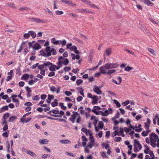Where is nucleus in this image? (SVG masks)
Masks as SVG:
<instances>
[{
    "mask_svg": "<svg viewBox=\"0 0 159 159\" xmlns=\"http://www.w3.org/2000/svg\"><path fill=\"white\" fill-rule=\"evenodd\" d=\"M89 139L90 141L87 146H88L89 148H91L95 145V140L93 136L90 137Z\"/></svg>",
    "mask_w": 159,
    "mask_h": 159,
    "instance_id": "nucleus-8",
    "label": "nucleus"
},
{
    "mask_svg": "<svg viewBox=\"0 0 159 159\" xmlns=\"http://www.w3.org/2000/svg\"><path fill=\"white\" fill-rule=\"evenodd\" d=\"M87 97L88 98L92 99V104L93 105L96 104L98 103V96L95 95H93L91 93H89L87 94Z\"/></svg>",
    "mask_w": 159,
    "mask_h": 159,
    "instance_id": "nucleus-6",
    "label": "nucleus"
},
{
    "mask_svg": "<svg viewBox=\"0 0 159 159\" xmlns=\"http://www.w3.org/2000/svg\"><path fill=\"white\" fill-rule=\"evenodd\" d=\"M30 113L31 112H28L26 113L23 116V118H21L20 119V122L23 123H25L26 120L24 118L26 116H27L29 114H30Z\"/></svg>",
    "mask_w": 159,
    "mask_h": 159,
    "instance_id": "nucleus-33",
    "label": "nucleus"
},
{
    "mask_svg": "<svg viewBox=\"0 0 159 159\" xmlns=\"http://www.w3.org/2000/svg\"><path fill=\"white\" fill-rule=\"evenodd\" d=\"M122 139V138L120 137H116L114 139V140L117 142H120Z\"/></svg>",
    "mask_w": 159,
    "mask_h": 159,
    "instance_id": "nucleus-42",
    "label": "nucleus"
},
{
    "mask_svg": "<svg viewBox=\"0 0 159 159\" xmlns=\"http://www.w3.org/2000/svg\"><path fill=\"white\" fill-rule=\"evenodd\" d=\"M51 115L55 116V117H62V116H63V118L64 119H67V117L65 115L64 112V111H61L60 112V113L58 115H53L52 114H51Z\"/></svg>",
    "mask_w": 159,
    "mask_h": 159,
    "instance_id": "nucleus-19",
    "label": "nucleus"
},
{
    "mask_svg": "<svg viewBox=\"0 0 159 159\" xmlns=\"http://www.w3.org/2000/svg\"><path fill=\"white\" fill-rule=\"evenodd\" d=\"M70 51H73L75 53L78 54L79 53V51L77 50V47L75 45L72 46L70 50Z\"/></svg>",
    "mask_w": 159,
    "mask_h": 159,
    "instance_id": "nucleus-24",
    "label": "nucleus"
},
{
    "mask_svg": "<svg viewBox=\"0 0 159 159\" xmlns=\"http://www.w3.org/2000/svg\"><path fill=\"white\" fill-rule=\"evenodd\" d=\"M109 69L116 68L119 66V65L117 63H107Z\"/></svg>",
    "mask_w": 159,
    "mask_h": 159,
    "instance_id": "nucleus-11",
    "label": "nucleus"
},
{
    "mask_svg": "<svg viewBox=\"0 0 159 159\" xmlns=\"http://www.w3.org/2000/svg\"><path fill=\"white\" fill-rule=\"evenodd\" d=\"M72 46V44L71 43H68L67 44L66 48L67 49H69L70 50Z\"/></svg>",
    "mask_w": 159,
    "mask_h": 159,
    "instance_id": "nucleus-60",
    "label": "nucleus"
},
{
    "mask_svg": "<svg viewBox=\"0 0 159 159\" xmlns=\"http://www.w3.org/2000/svg\"><path fill=\"white\" fill-rule=\"evenodd\" d=\"M58 62L57 63V65L64 64L65 66L67 65L69 62V60L67 58H63L62 56H60L58 57Z\"/></svg>",
    "mask_w": 159,
    "mask_h": 159,
    "instance_id": "nucleus-5",
    "label": "nucleus"
},
{
    "mask_svg": "<svg viewBox=\"0 0 159 159\" xmlns=\"http://www.w3.org/2000/svg\"><path fill=\"white\" fill-rule=\"evenodd\" d=\"M65 93V94L68 96H70L72 94V93L71 92L69 91H66Z\"/></svg>",
    "mask_w": 159,
    "mask_h": 159,
    "instance_id": "nucleus-58",
    "label": "nucleus"
},
{
    "mask_svg": "<svg viewBox=\"0 0 159 159\" xmlns=\"http://www.w3.org/2000/svg\"><path fill=\"white\" fill-rule=\"evenodd\" d=\"M60 142L62 144H67L71 143V141L68 139L61 140H60Z\"/></svg>",
    "mask_w": 159,
    "mask_h": 159,
    "instance_id": "nucleus-32",
    "label": "nucleus"
},
{
    "mask_svg": "<svg viewBox=\"0 0 159 159\" xmlns=\"http://www.w3.org/2000/svg\"><path fill=\"white\" fill-rule=\"evenodd\" d=\"M130 102L129 100H127L125 102H122V105L124 106H125L127 105Z\"/></svg>",
    "mask_w": 159,
    "mask_h": 159,
    "instance_id": "nucleus-53",
    "label": "nucleus"
},
{
    "mask_svg": "<svg viewBox=\"0 0 159 159\" xmlns=\"http://www.w3.org/2000/svg\"><path fill=\"white\" fill-rule=\"evenodd\" d=\"M26 153L33 157H35L36 156L34 152L30 151H27L26 152Z\"/></svg>",
    "mask_w": 159,
    "mask_h": 159,
    "instance_id": "nucleus-36",
    "label": "nucleus"
},
{
    "mask_svg": "<svg viewBox=\"0 0 159 159\" xmlns=\"http://www.w3.org/2000/svg\"><path fill=\"white\" fill-rule=\"evenodd\" d=\"M50 90L52 92H55V91L56 92V93L57 94H58L59 93L60 91V88L58 86L57 89L54 86H52L50 87Z\"/></svg>",
    "mask_w": 159,
    "mask_h": 159,
    "instance_id": "nucleus-9",
    "label": "nucleus"
},
{
    "mask_svg": "<svg viewBox=\"0 0 159 159\" xmlns=\"http://www.w3.org/2000/svg\"><path fill=\"white\" fill-rule=\"evenodd\" d=\"M151 121L149 118L147 119V122L144 123V128L146 130H148L149 129Z\"/></svg>",
    "mask_w": 159,
    "mask_h": 159,
    "instance_id": "nucleus-16",
    "label": "nucleus"
},
{
    "mask_svg": "<svg viewBox=\"0 0 159 159\" xmlns=\"http://www.w3.org/2000/svg\"><path fill=\"white\" fill-rule=\"evenodd\" d=\"M98 127L101 129H102L104 126V124L102 121H99L98 123Z\"/></svg>",
    "mask_w": 159,
    "mask_h": 159,
    "instance_id": "nucleus-41",
    "label": "nucleus"
},
{
    "mask_svg": "<svg viewBox=\"0 0 159 159\" xmlns=\"http://www.w3.org/2000/svg\"><path fill=\"white\" fill-rule=\"evenodd\" d=\"M48 62H49L51 63L49 65H51V66L49 68V70H50L51 71H55L56 70L55 68L56 67V65L53 64L52 63L48 61Z\"/></svg>",
    "mask_w": 159,
    "mask_h": 159,
    "instance_id": "nucleus-22",
    "label": "nucleus"
},
{
    "mask_svg": "<svg viewBox=\"0 0 159 159\" xmlns=\"http://www.w3.org/2000/svg\"><path fill=\"white\" fill-rule=\"evenodd\" d=\"M144 2L148 6H152L154 5V4L149 0H145L144 1Z\"/></svg>",
    "mask_w": 159,
    "mask_h": 159,
    "instance_id": "nucleus-34",
    "label": "nucleus"
},
{
    "mask_svg": "<svg viewBox=\"0 0 159 159\" xmlns=\"http://www.w3.org/2000/svg\"><path fill=\"white\" fill-rule=\"evenodd\" d=\"M54 43H55V45H57L61 44L62 47H63L66 45V41L65 39H64L62 41L57 40Z\"/></svg>",
    "mask_w": 159,
    "mask_h": 159,
    "instance_id": "nucleus-10",
    "label": "nucleus"
},
{
    "mask_svg": "<svg viewBox=\"0 0 159 159\" xmlns=\"http://www.w3.org/2000/svg\"><path fill=\"white\" fill-rule=\"evenodd\" d=\"M105 148L107 150V153L108 154L110 155L111 152V148L109 144H107L105 146Z\"/></svg>",
    "mask_w": 159,
    "mask_h": 159,
    "instance_id": "nucleus-23",
    "label": "nucleus"
},
{
    "mask_svg": "<svg viewBox=\"0 0 159 159\" xmlns=\"http://www.w3.org/2000/svg\"><path fill=\"white\" fill-rule=\"evenodd\" d=\"M99 69L100 73L103 74H107L108 71L107 70L109 69L107 63L105 64V65L100 67Z\"/></svg>",
    "mask_w": 159,
    "mask_h": 159,
    "instance_id": "nucleus-7",
    "label": "nucleus"
},
{
    "mask_svg": "<svg viewBox=\"0 0 159 159\" xmlns=\"http://www.w3.org/2000/svg\"><path fill=\"white\" fill-rule=\"evenodd\" d=\"M49 45V42L48 41H46L44 45L46 47L45 48V51L47 53V56H51L52 52V55H56L57 53L56 50L54 48L51 49V47Z\"/></svg>",
    "mask_w": 159,
    "mask_h": 159,
    "instance_id": "nucleus-2",
    "label": "nucleus"
},
{
    "mask_svg": "<svg viewBox=\"0 0 159 159\" xmlns=\"http://www.w3.org/2000/svg\"><path fill=\"white\" fill-rule=\"evenodd\" d=\"M6 6L10 7H12L14 9H16L17 7L15 6V5L13 3H7L6 4Z\"/></svg>",
    "mask_w": 159,
    "mask_h": 159,
    "instance_id": "nucleus-21",
    "label": "nucleus"
},
{
    "mask_svg": "<svg viewBox=\"0 0 159 159\" xmlns=\"http://www.w3.org/2000/svg\"><path fill=\"white\" fill-rule=\"evenodd\" d=\"M149 154L150 155L151 157V159H154V157H155V156H154V155L153 153V152L152 151H150L149 152Z\"/></svg>",
    "mask_w": 159,
    "mask_h": 159,
    "instance_id": "nucleus-48",
    "label": "nucleus"
},
{
    "mask_svg": "<svg viewBox=\"0 0 159 159\" xmlns=\"http://www.w3.org/2000/svg\"><path fill=\"white\" fill-rule=\"evenodd\" d=\"M8 129V126L7 124H6L3 128V131H5Z\"/></svg>",
    "mask_w": 159,
    "mask_h": 159,
    "instance_id": "nucleus-64",
    "label": "nucleus"
},
{
    "mask_svg": "<svg viewBox=\"0 0 159 159\" xmlns=\"http://www.w3.org/2000/svg\"><path fill=\"white\" fill-rule=\"evenodd\" d=\"M39 97L38 95H36L32 97V99L33 100L38 101L39 100Z\"/></svg>",
    "mask_w": 159,
    "mask_h": 159,
    "instance_id": "nucleus-51",
    "label": "nucleus"
},
{
    "mask_svg": "<svg viewBox=\"0 0 159 159\" xmlns=\"http://www.w3.org/2000/svg\"><path fill=\"white\" fill-rule=\"evenodd\" d=\"M77 11L81 13L84 12L87 13H92V11L85 9H78Z\"/></svg>",
    "mask_w": 159,
    "mask_h": 159,
    "instance_id": "nucleus-18",
    "label": "nucleus"
},
{
    "mask_svg": "<svg viewBox=\"0 0 159 159\" xmlns=\"http://www.w3.org/2000/svg\"><path fill=\"white\" fill-rule=\"evenodd\" d=\"M50 156V154H44L42 156V157L43 159H45L47 157H49Z\"/></svg>",
    "mask_w": 159,
    "mask_h": 159,
    "instance_id": "nucleus-54",
    "label": "nucleus"
},
{
    "mask_svg": "<svg viewBox=\"0 0 159 159\" xmlns=\"http://www.w3.org/2000/svg\"><path fill=\"white\" fill-rule=\"evenodd\" d=\"M55 75V73L54 72L51 71L49 73L48 76L49 77H52V76H54Z\"/></svg>",
    "mask_w": 159,
    "mask_h": 159,
    "instance_id": "nucleus-59",
    "label": "nucleus"
},
{
    "mask_svg": "<svg viewBox=\"0 0 159 159\" xmlns=\"http://www.w3.org/2000/svg\"><path fill=\"white\" fill-rule=\"evenodd\" d=\"M144 147L145 148V149L144 150V152L145 154H148L149 153V148L148 146L147 145H144Z\"/></svg>",
    "mask_w": 159,
    "mask_h": 159,
    "instance_id": "nucleus-38",
    "label": "nucleus"
},
{
    "mask_svg": "<svg viewBox=\"0 0 159 159\" xmlns=\"http://www.w3.org/2000/svg\"><path fill=\"white\" fill-rule=\"evenodd\" d=\"M16 97L17 96L16 95H13L11 96V97L12 98L13 102L16 103V107H17L19 105V102L18 99L14 98Z\"/></svg>",
    "mask_w": 159,
    "mask_h": 159,
    "instance_id": "nucleus-15",
    "label": "nucleus"
},
{
    "mask_svg": "<svg viewBox=\"0 0 159 159\" xmlns=\"http://www.w3.org/2000/svg\"><path fill=\"white\" fill-rule=\"evenodd\" d=\"M123 130L124 131L127 133L129 132L131 130V129H130L129 128H127L126 127H125L124 128Z\"/></svg>",
    "mask_w": 159,
    "mask_h": 159,
    "instance_id": "nucleus-57",
    "label": "nucleus"
},
{
    "mask_svg": "<svg viewBox=\"0 0 159 159\" xmlns=\"http://www.w3.org/2000/svg\"><path fill=\"white\" fill-rule=\"evenodd\" d=\"M56 120H57L59 121L63 122L65 123L67 122V121L65 119H63L57 118L56 119Z\"/></svg>",
    "mask_w": 159,
    "mask_h": 159,
    "instance_id": "nucleus-55",
    "label": "nucleus"
},
{
    "mask_svg": "<svg viewBox=\"0 0 159 159\" xmlns=\"http://www.w3.org/2000/svg\"><path fill=\"white\" fill-rule=\"evenodd\" d=\"M58 105L57 100L56 99L54 100V101L51 103V105L52 107H55Z\"/></svg>",
    "mask_w": 159,
    "mask_h": 159,
    "instance_id": "nucleus-39",
    "label": "nucleus"
},
{
    "mask_svg": "<svg viewBox=\"0 0 159 159\" xmlns=\"http://www.w3.org/2000/svg\"><path fill=\"white\" fill-rule=\"evenodd\" d=\"M114 102L116 104V105L117 107H120V104L117 100H114Z\"/></svg>",
    "mask_w": 159,
    "mask_h": 159,
    "instance_id": "nucleus-45",
    "label": "nucleus"
},
{
    "mask_svg": "<svg viewBox=\"0 0 159 159\" xmlns=\"http://www.w3.org/2000/svg\"><path fill=\"white\" fill-rule=\"evenodd\" d=\"M72 100L69 98L66 97L65 98V102H71Z\"/></svg>",
    "mask_w": 159,
    "mask_h": 159,
    "instance_id": "nucleus-63",
    "label": "nucleus"
},
{
    "mask_svg": "<svg viewBox=\"0 0 159 159\" xmlns=\"http://www.w3.org/2000/svg\"><path fill=\"white\" fill-rule=\"evenodd\" d=\"M111 48H107L105 52V54L107 56L110 55L111 53Z\"/></svg>",
    "mask_w": 159,
    "mask_h": 159,
    "instance_id": "nucleus-29",
    "label": "nucleus"
},
{
    "mask_svg": "<svg viewBox=\"0 0 159 159\" xmlns=\"http://www.w3.org/2000/svg\"><path fill=\"white\" fill-rule=\"evenodd\" d=\"M71 69L70 67H65L64 68V71L65 72L68 71L70 70Z\"/></svg>",
    "mask_w": 159,
    "mask_h": 159,
    "instance_id": "nucleus-56",
    "label": "nucleus"
},
{
    "mask_svg": "<svg viewBox=\"0 0 159 159\" xmlns=\"http://www.w3.org/2000/svg\"><path fill=\"white\" fill-rule=\"evenodd\" d=\"M73 114L69 118V120L72 123H74L75 121V120L76 118H77L76 120V122L79 123L81 121V118L80 115L76 111H73L72 112Z\"/></svg>",
    "mask_w": 159,
    "mask_h": 159,
    "instance_id": "nucleus-3",
    "label": "nucleus"
},
{
    "mask_svg": "<svg viewBox=\"0 0 159 159\" xmlns=\"http://www.w3.org/2000/svg\"><path fill=\"white\" fill-rule=\"evenodd\" d=\"M133 69V68L129 66H128L125 68V71H129Z\"/></svg>",
    "mask_w": 159,
    "mask_h": 159,
    "instance_id": "nucleus-46",
    "label": "nucleus"
},
{
    "mask_svg": "<svg viewBox=\"0 0 159 159\" xmlns=\"http://www.w3.org/2000/svg\"><path fill=\"white\" fill-rule=\"evenodd\" d=\"M101 156L103 157L104 158L105 157H106L107 158L108 157V156L107 155L106 153V152H101L100 153Z\"/></svg>",
    "mask_w": 159,
    "mask_h": 159,
    "instance_id": "nucleus-43",
    "label": "nucleus"
},
{
    "mask_svg": "<svg viewBox=\"0 0 159 159\" xmlns=\"http://www.w3.org/2000/svg\"><path fill=\"white\" fill-rule=\"evenodd\" d=\"M39 143L41 144H47L48 143V141L47 139H43L39 141Z\"/></svg>",
    "mask_w": 159,
    "mask_h": 159,
    "instance_id": "nucleus-30",
    "label": "nucleus"
},
{
    "mask_svg": "<svg viewBox=\"0 0 159 159\" xmlns=\"http://www.w3.org/2000/svg\"><path fill=\"white\" fill-rule=\"evenodd\" d=\"M49 112L50 113V114H52L51 113H52L54 114V115H58L59 114L60 111L58 110H53L49 111Z\"/></svg>",
    "mask_w": 159,
    "mask_h": 159,
    "instance_id": "nucleus-25",
    "label": "nucleus"
},
{
    "mask_svg": "<svg viewBox=\"0 0 159 159\" xmlns=\"http://www.w3.org/2000/svg\"><path fill=\"white\" fill-rule=\"evenodd\" d=\"M134 145L135 147H137V146L139 148V150L141 149L142 148V145L139 143V141L136 139H135L134 140Z\"/></svg>",
    "mask_w": 159,
    "mask_h": 159,
    "instance_id": "nucleus-17",
    "label": "nucleus"
},
{
    "mask_svg": "<svg viewBox=\"0 0 159 159\" xmlns=\"http://www.w3.org/2000/svg\"><path fill=\"white\" fill-rule=\"evenodd\" d=\"M30 77V75L27 74H25L23 75L21 77V79L23 80H26Z\"/></svg>",
    "mask_w": 159,
    "mask_h": 159,
    "instance_id": "nucleus-28",
    "label": "nucleus"
},
{
    "mask_svg": "<svg viewBox=\"0 0 159 159\" xmlns=\"http://www.w3.org/2000/svg\"><path fill=\"white\" fill-rule=\"evenodd\" d=\"M26 43V42H22V45L20 46V49L17 51V52L20 53L21 52V51L22 50L23 46L24 45H25Z\"/></svg>",
    "mask_w": 159,
    "mask_h": 159,
    "instance_id": "nucleus-37",
    "label": "nucleus"
},
{
    "mask_svg": "<svg viewBox=\"0 0 159 159\" xmlns=\"http://www.w3.org/2000/svg\"><path fill=\"white\" fill-rule=\"evenodd\" d=\"M28 33H30V35H31L33 38H34L36 37V34L34 31H29Z\"/></svg>",
    "mask_w": 159,
    "mask_h": 159,
    "instance_id": "nucleus-35",
    "label": "nucleus"
},
{
    "mask_svg": "<svg viewBox=\"0 0 159 159\" xmlns=\"http://www.w3.org/2000/svg\"><path fill=\"white\" fill-rule=\"evenodd\" d=\"M23 36L25 39H28L30 37V33L28 32V33L24 34Z\"/></svg>",
    "mask_w": 159,
    "mask_h": 159,
    "instance_id": "nucleus-52",
    "label": "nucleus"
},
{
    "mask_svg": "<svg viewBox=\"0 0 159 159\" xmlns=\"http://www.w3.org/2000/svg\"><path fill=\"white\" fill-rule=\"evenodd\" d=\"M17 117L16 116H11L9 118L8 122H14L16 119Z\"/></svg>",
    "mask_w": 159,
    "mask_h": 159,
    "instance_id": "nucleus-26",
    "label": "nucleus"
},
{
    "mask_svg": "<svg viewBox=\"0 0 159 159\" xmlns=\"http://www.w3.org/2000/svg\"><path fill=\"white\" fill-rule=\"evenodd\" d=\"M41 48V46L39 43H37L34 44L32 47L33 49L36 50L40 49Z\"/></svg>",
    "mask_w": 159,
    "mask_h": 159,
    "instance_id": "nucleus-20",
    "label": "nucleus"
},
{
    "mask_svg": "<svg viewBox=\"0 0 159 159\" xmlns=\"http://www.w3.org/2000/svg\"><path fill=\"white\" fill-rule=\"evenodd\" d=\"M151 131L150 130H147L146 131H143L141 133V135L143 136H146L148 135V134Z\"/></svg>",
    "mask_w": 159,
    "mask_h": 159,
    "instance_id": "nucleus-31",
    "label": "nucleus"
},
{
    "mask_svg": "<svg viewBox=\"0 0 159 159\" xmlns=\"http://www.w3.org/2000/svg\"><path fill=\"white\" fill-rule=\"evenodd\" d=\"M83 82V81L81 79L77 80L76 82V83L77 85H80Z\"/></svg>",
    "mask_w": 159,
    "mask_h": 159,
    "instance_id": "nucleus-44",
    "label": "nucleus"
},
{
    "mask_svg": "<svg viewBox=\"0 0 159 159\" xmlns=\"http://www.w3.org/2000/svg\"><path fill=\"white\" fill-rule=\"evenodd\" d=\"M147 49L153 55L155 56L156 55V51H154L153 49L149 48H147Z\"/></svg>",
    "mask_w": 159,
    "mask_h": 159,
    "instance_id": "nucleus-27",
    "label": "nucleus"
},
{
    "mask_svg": "<svg viewBox=\"0 0 159 159\" xmlns=\"http://www.w3.org/2000/svg\"><path fill=\"white\" fill-rule=\"evenodd\" d=\"M93 90L96 93L99 95L101 94L102 93V91L100 89L98 86L96 85H95L93 86Z\"/></svg>",
    "mask_w": 159,
    "mask_h": 159,
    "instance_id": "nucleus-14",
    "label": "nucleus"
},
{
    "mask_svg": "<svg viewBox=\"0 0 159 159\" xmlns=\"http://www.w3.org/2000/svg\"><path fill=\"white\" fill-rule=\"evenodd\" d=\"M150 145L153 148L156 146L159 148V138L158 135L154 133H152L150 135Z\"/></svg>",
    "mask_w": 159,
    "mask_h": 159,
    "instance_id": "nucleus-1",
    "label": "nucleus"
},
{
    "mask_svg": "<svg viewBox=\"0 0 159 159\" xmlns=\"http://www.w3.org/2000/svg\"><path fill=\"white\" fill-rule=\"evenodd\" d=\"M82 2L85 3L86 4L90 5L91 3L89 1L87 0H80Z\"/></svg>",
    "mask_w": 159,
    "mask_h": 159,
    "instance_id": "nucleus-61",
    "label": "nucleus"
},
{
    "mask_svg": "<svg viewBox=\"0 0 159 159\" xmlns=\"http://www.w3.org/2000/svg\"><path fill=\"white\" fill-rule=\"evenodd\" d=\"M116 71V70L115 69L109 70L107 72V74L109 75L115 72Z\"/></svg>",
    "mask_w": 159,
    "mask_h": 159,
    "instance_id": "nucleus-40",
    "label": "nucleus"
},
{
    "mask_svg": "<svg viewBox=\"0 0 159 159\" xmlns=\"http://www.w3.org/2000/svg\"><path fill=\"white\" fill-rule=\"evenodd\" d=\"M9 116V114L8 113H7L5 114L3 116V119H7Z\"/></svg>",
    "mask_w": 159,
    "mask_h": 159,
    "instance_id": "nucleus-50",
    "label": "nucleus"
},
{
    "mask_svg": "<svg viewBox=\"0 0 159 159\" xmlns=\"http://www.w3.org/2000/svg\"><path fill=\"white\" fill-rule=\"evenodd\" d=\"M44 11L46 12H48L50 14V15H52V13L51 11L48 8L45 7L44 8Z\"/></svg>",
    "mask_w": 159,
    "mask_h": 159,
    "instance_id": "nucleus-49",
    "label": "nucleus"
},
{
    "mask_svg": "<svg viewBox=\"0 0 159 159\" xmlns=\"http://www.w3.org/2000/svg\"><path fill=\"white\" fill-rule=\"evenodd\" d=\"M30 19L33 22H35L37 23H44L45 22L43 20H40L38 18H34L33 17H30Z\"/></svg>",
    "mask_w": 159,
    "mask_h": 159,
    "instance_id": "nucleus-13",
    "label": "nucleus"
},
{
    "mask_svg": "<svg viewBox=\"0 0 159 159\" xmlns=\"http://www.w3.org/2000/svg\"><path fill=\"white\" fill-rule=\"evenodd\" d=\"M49 62H47L44 63L42 65H39L38 66V68L41 71L40 73L43 75H45V67H47L49 66V65L51 64Z\"/></svg>",
    "mask_w": 159,
    "mask_h": 159,
    "instance_id": "nucleus-4",
    "label": "nucleus"
},
{
    "mask_svg": "<svg viewBox=\"0 0 159 159\" xmlns=\"http://www.w3.org/2000/svg\"><path fill=\"white\" fill-rule=\"evenodd\" d=\"M54 97L53 95H51L49 94L48 95V98L49 100H51L52 99H53L54 98Z\"/></svg>",
    "mask_w": 159,
    "mask_h": 159,
    "instance_id": "nucleus-62",
    "label": "nucleus"
},
{
    "mask_svg": "<svg viewBox=\"0 0 159 159\" xmlns=\"http://www.w3.org/2000/svg\"><path fill=\"white\" fill-rule=\"evenodd\" d=\"M59 106L61 107V108L64 110L66 109V107L64 106V104L63 103H60L59 104Z\"/></svg>",
    "mask_w": 159,
    "mask_h": 159,
    "instance_id": "nucleus-47",
    "label": "nucleus"
},
{
    "mask_svg": "<svg viewBox=\"0 0 159 159\" xmlns=\"http://www.w3.org/2000/svg\"><path fill=\"white\" fill-rule=\"evenodd\" d=\"M61 2L66 4H68L69 5L72 6H76V4L74 3L71 1L70 0H62Z\"/></svg>",
    "mask_w": 159,
    "mask_h": 159,
    "instance_id": "nucleus-12",
    "label": "nucleus"
}]
</instances>
